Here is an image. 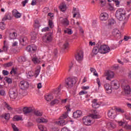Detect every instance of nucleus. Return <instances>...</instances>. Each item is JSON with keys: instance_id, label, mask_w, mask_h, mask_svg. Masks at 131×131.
Here are the masks:
<instances>
[{"instance_id": "393cba45", "label": "nucleus", "mask_w": 131, "mask_h": 131, "mask_svg": "<svg viewBox=\"0 0 131 131\" xmlns=\"http://www.w3.org/2000/svg\"><path fill=\"white\" fill-rule=\"evenodd\" d=\"M106 9L108 10V11H114V5L111 3L107 4Z\"/></svg>"}, {"instance_id": "f257e3e1", "label": "nucleus", "mask_w": 131, "mask_h": 131, "mask_svg": "<svg viewBox=\"0 0 131 131\" xmlns=\"http://www.w3.org/2000/svg\"><path fill=\"white\" fill-rule=\"evenodd\" d=\"M100 117L101 116L99 115V113L95 111L94 113L92 114L90 116H85L83 118V123L86 126H91V125L94 124L92 119H99Z\"/></svg>"}, {"instance_id": "f03ea898", "label": "nucleus", "mask_w": 131, "mask_h": 131, "mask_svg": "<svg viewBox=\"0 0 131 131\" xmlns=\"http://www.w3.org/2000/svg\"><path fill=\"white\" fill-rule=\"evenodd\" d=\"M66 107L67 112L59 117L60 120L56 122V123H57L58 125H60V126H64V125H66V124H67V122H66L64 119H66V118L68 117V113L71 111V110L70 109V105H67Z\"/></svg>"}, {"instance_id": "c9c22d12", "label": "nucleus", "mask_w": 131, "mask_h": 131, "mask_svg": "<svg viewBox=\"0 0 131 131\" xmlns=\"http://www.w3.org/2000/svg\"><path fill=\"white\" fill-rule=\"evenodd\" d=\"M34 114H35L36 116H42V113L39 111H34Z\"/></svg>"}, {"instance_id": "58836bf2", "label": "nucleus", "mask_w": 131, "mask_h": 131, "mask_svg": "<svg viewBox=\"0 0 131 131\" xmlns=\"http://www.w3.org/2000/svg\"><path fill=\"white\" fill-rule=\"evenodd\" d=\"M38 127L39 129H40V130L47 131V128L42 125H39L38 126Z\"/></svg>"}, {"instance_id": "f8f14e48", "label": "nucleus", "mask_w": 131, "mask_h": 131, "mask_svg": "<svg viewBox=\"0 0 131 131\" xmlns=\"http://www.w3.org/2000/svg\"><path fill=\"white\" fill-rule=\"evenodd\" d=\"M104 89L106 91V93L107 94H111L112 93V85L109 83H106L104 85Z\"/></svg>"}, {"instance_id": "bf43d9fd", "label": "nucleus", "mask_w": 131, "mask_h": 131, "mask_svg": "<svg viewBox=\"0 0 131 131\" xmlns=\"http://www.w3.org/2000/svg\"><path fill=\"white\" fill-rule=\"evenodd\" d=\"M61 89V86H59L57 89H56L55 91V94H57V95H59V93H60V91H61L60 90Z\"/></svg>"}, {"instance_id": "a211bd4d", "label": "nucleus", "mask_w": 131, "mask_h": 131, "mask_svg": "<svg viewBox=\"0 0 131 131\" xmlns=\"http://www.w3.org/2000/svg\"><path fill=\"white\" fill-rule=\"evenodd\" d=\"M18 36V34L16 32H11L9 33L10 39H16Z\"/></svg>"}, {"instance_id": "8fccbe9b", "label": "nucleus", "mask_w": 131, "mask_h": 131, "mask_svg": "<svg viewBox=\"0 0 131 131\" xmlns=\"http://www.w3.org/2000/svg\"><path fill=\"white\" fill-rule=\"evenodd\" d=\"M59 103V100L58 99H55L53 101L51 102V105H55L56 104H58Z\"/></svg>"}, {"instance_id": "de8ad7c7", "label": "nucleus", "mask_w": 131, "mask_h": 131, "mask_svg": "<svg viewBox=\"0 0 131 131\" xmlns=\"http://www.w3.org/2000/svg\"><path fill=\"white\" fill-rule=\"evenodd\" d=\"M26 50L28 52H33V50H32V45L28 46L26 48Z\"/></svg>"}, {"instance_id": "2eb2a0df", "label": "nucleus", "mask_w": 131, "mask_h": 131, "mask_svg": "<svg viewBox=\"0 0 131 131\" xmlns=\"http://www.w3.org/2000/svg\"><path fill=\"white\" fill-rule=\"evenodd\" d=\"M12 15L16 18V19H19V18H21V13L20 12H18V10L16 9H13L12 11Z\"/></svg>"}, {"instance_id": "49530a36", "label": "nucleus", "mask_w": 131, "mask_h": 131, "mask_svg": "<svg viewBox=\"0 0 131 131\" xmlns=\"http://www.w3.org/2000/svg\"><path fill=\"white\" fill-rule=\"evenodd\" d=\"M101 7H104L106 5V0H99Z\"/></svg>"}, {"instance_id": "603ef678", "label": "nucleus", "mask_w": 131, "mask_h": 131, "mask_svg": "<svg viewBox=\"0 0 131 131\" xmlns=\"http://www.w3.org/2000/svg\"><path fill=\"white\" fill-rule=\"evenodd\" d=\"M12 65H13V63L12 62H8L7 63H5L4 64V67H11V66H12Z\"/></svg>"}, {"instance_id": "a18cd8bd", "label": "nucleus", "mask_w": 131, "mask_h": 131, "mask_svg": "<svg viewBox=\"0 0 131 131\" xmlns=\"http://www.w3.org/2000/svg\"><path fill=\"white\" fill-rule=\"evenodd\" d=\"M119 32V30L117 29H115L113 30L112 33L114 36L117 34Z\"/></svg>"}, {"instance_id": "0e129e2a", "label": "nucleus", "mask_w": 131, "mask_h": 131, "mask_svg": "<svg viewBox=\"0 0 131 131\" xmlns=\"http://www.w3.org/2000/svg\"><path fill=\"white\" fill-rule=\"evenodd\" d=\"M63 48L64 49H68L69 48V43L68 42H66L64 45H63Z\"/></svg>"}, {"instance_id": "69168bd1", "label": "nucleus", "mask_w": 131, "mask_h": 131, "mask_svg": "<svg viewBox=\"0 0 131 131\" xmlns=\"http://www.w3.org/2000/svg\"><path fill=\"white\" fill-rule=\"evenodd\" d=\"M124 127L126 129H131V125H125Z\"/></svg>"}, {"instance_id": "5701e85b", "label": "nucleus", "mask_w": 131, "mask_h": 131, "mask_svg": "<svg viewBox=\"0 0 131 131\" xmlns=\"http://www.w3.org/2000/svg\"><path fill=\"white\" fill-rule=\"evenodd\" d=\"M1 118L2 119H6V120H9L10 119V114L5 113L1 116Z\"/></svg>"}, {"instance_id": "412c9836", "label": "nucleus", "mask_w": 131, "mask_h": 131, "mask_svg": "<svg viewBox=\"0 0 131 131\" xmlns=\"http://www.w3.org/2000/svg\"><path fill=\"white\" fill-rule=\"evenodd\" d=\"M123 89L126 95H129L130 94V87L129 85H125L123 87Z\"/></svg>"}, {"instance_id": "2f4dec72", "label": "nucleus", "mask_w": 131, "mask_h": 131, "mask_svg": "<svg viewBox=\"0 0 131 131\" xmlns=\"http://www.w3.org/2000/svg\"><path fill=\"white\" fill-rule=\"evenodd\" d=\"M45 99L46 100V101H51V100L54 99V97L53 96V95H51V94H47L45 96Z\"/></svg>"}, {"instance_id": "a19ab883", "label": "nucleus", "mask_w": 131, "mask_h": 131, "mask_svg": "<svg viewBox=\"0 0 131 131\" xmlns=\"http://www.w3.org/2000/svg\"><path fill=\"white\" fill-rule=\"evenodd\" d=\"M114 23H115V20L113 19H109L108 23V26H112Z\"/></svg>"}, {"instance_id": "37998d69", "label": "nucleus", "mask_w": 131, "mask_h": 131, "mask_svg": "<svg viewBox=\"0 0 131 131\" xmlns=\"http://www.w3.org/2000/svg\"><path fill=\"white\" fill-rule=\"evenodd\" d=\"M0 28L2 30H5V28H6V25H5V23L4 22L0 23Z\"/></svg>"}, {"instance_id": "b1692460", "label": "nucleus", "mask_w": 131, "mask_h": 131, "mask_svg": "<svg viewBox=\"0 0 131 131\" xmlns=\"http://www.w3.org/2000/svg\"><path fill=\"white\" fill-rule=\"evenodd\" d=\"M36 121L38 123H45L48 122V120L43 118H38L36 119Z\"/></svg>"}, {"instance_id": "bb28decb", "label": "nucleus", "mask_w": 131, "mask_h": 131, "mask_svg": "<svg viewBox=\"0 0 131 131\" xmlns=\"http://www.w3.org/2000/svg\"><path fill=\"white\" fill-rule=\"evenodd\" d=\"M9 43V42H8L6 40H4V47H3V51L4 52H7V51H8V48H9L8 46L9 45L8 44Z\"/></svg>"}, {"instance_id": "aec40b11", "label": "nucleus", "mask_w": 131, "mask_h": 131, "mask_svg": "<svg viewBox=\"0 0 131 131\" xmlns=\"http://www.w3.org/2000/svg\"><path fill=\"white\" fill-rule=\"evenodd\" d=\"M23 112L24 114H28V113H30L32 112V108L28 107H25L23 108Z\"/></svg>"}, {"instance_id": "39448f33", "label": "nucleus", "mask_w": 131, "mask_h": 131, "mask_svg": "<svg viewBox=\"0 0 131 131\" xmlns=\"http://www.w3.org/2000/svg\"><path fill=\"white\" fill-rule=\"evenodd\" d=\"M110 47L106 45H101L99 46V53L100 54H107L110 52Z\"/></svg>"}, {"instance_id": "13d9d810", "label": "nucleus", "mask_w": 131, "mask_h": 131, "mask_svg": "<svg viewBox=\"0 0 131 131\" xmlns=\"http://www.w3.org/2000/svg\"><path fill=\"white\" fill-rule=\"evenodd\" d=\"M31 46H32V49L33 52H35V51L37 50V47H36V46L34 45H32Z\"/></svg>"}, {"instance_id": "4d7b16f0", "label": "nucleus", "mask_w": 131, "mask_h": 131, "mask_svg": "<svg viewBox=\"0 0 131 131\" xmlns=\"http://www.w3.org/2000/svg\"><path fill=\"white\" fill-rule=\"evenodd\" d=\"M113 2H115V5L116 7H119V5H120V2L118 0H113Z\"/></svg>"}, {"instance_id": "dca6fc26", "label": "nucleus", "mask_w": 131, "mask_h": 131, "mask_svg": "<svg viewBox=\"0 0 131 131\" xmlns=\"http://www.w3.org/2000/svg\"><path fill=\"white\" fill-rule=\"evenodd\" d=\"M60 23L62 26L67 27L69 25V20H68V18H62V19L60 20Z\"/></svg>"}, {"instance_id": "423d86ee", "label": "nucleus", "mask_w": 131, "mask_h": 131, "mask_svg": "<svg viewBox=\"0 0 131 131\" xmlns=\"http://www.w3.org/2000/svg\"><path fill=\"white\" fill-rule=\"evenodd\" d=\"M19 43H20L21 46L27 45V43H28V38L24 35L20 36L19 38Z\"/></svg>"}, {"instance_id": "f3484780", "label": "nucleus", "mask_w": 131, "mask_h": 131, "mask_svg": "<svg viewBox=\"0 0 131 131\" xmlns=\"http://www.w3.org/2000/svg\"><path fill=\"white\" fill-rule=\"evenodd\" d=\"M81 115H82V112H81V111L79 110L76 111L75 112H74L73 114V117H74V118H78L80 117Z\"/></svg>"}, {"instance_id": "c03bdc74", "label": "nucleus", "mask_w": 131, "mask_h": 131, "mask_svg": "<svg viewBox=\"0 0 131 131\" xmlns=\"http://www.w3.org/2000/svg\"><path fill=\"white\" fill-rule=\"evenodd\" d=\"M114 36L117 39H119L121 38V33H120V32H119L118 33L115 35Z\"/></svg>"}, {"instance_id": "3c124183", "label": "nucleus", "mask_w": 131, "mask_h": 131, "mask_svg": "<svg viewBox=\"0 0 131 131\" xmlns=\"http://www.w3.org/2000/svg\"><path fill=\"white\" fill-rule=\"evenodd\" d=\"M4 106L5 108H7L8 110H12V107H11L10 105L8 104V103H7L6 102L4 103Z\"/></svg>"}, {"instance_id": "473e14b6", "label": "nucleus", "mask_w": 131, "mask_h": 131, "mask_svg": "<svg viewBox=\"0 0 131 131\" xmlns=\"http://www.w3.org/2000/svg\"><path fill=\"white\" fill-rule=\"evenodd\" d=\"M40 61H41L40 58H38L37 57H34L32 59V61L34 64H38L40 63Z\"/></svg>"}, {"instance_id": "4be33fe9", "label": "nucleus", "mask_w": 131, "mask_h": 131, "mask_svg": "<svg viewBox=\"0 0 131 131\" xmlns=\"http://www.w3.org/2000/svg\"><path fill=\"white\" fill-rule=\"evenodd\" d=\"M92 107L93 108H94L95 109H97V108H99L100 107V104L98 103L96 99H94L92 101Z\"/></svg>"}, {"instance_id": "e2e57ef3", "label": "nucleus", "mask_w": 131, "mask_h": 131, "mask_svg": "<svg viewBox=\"0 0 131 131\" xmlns=\"http://www.w3.org/2000/svg\"><path fill=\"white\" fill-rule=\"evenodd\" d=\"M36 39V34H34L31 36V40H35Z\"/></svg>"}, {"instance_id": "c85d7f7f", "label": "nucleus", "mask_w": 131, "mask_h": 131, "mask_svg": "<svg viewBox=\"0 0 131 131\" xmlns=\"http://www.w3.org/2000/svg\"><path fill=\"white\" fill-rule=\"evenodd\" d=\"M59 8L60 9L62 12H65L67 9L66 4H65V3H62L59 6Z\"/></svg>"}, {"instance_id": "680f3d73", "label": "nucleus", "mask_w": 131, "mask_h": 131, "mask_svg": "<svg viewBox=\"0 0 131 131\" xmlns=\"http://www.w3.org/2000/svg\"><path fill=\"white\" fill-rule=\"evenodd\" d=\"M64 33H68V34H72L73 32L71 29L68 30H64Z\"/></svg>"}, {"instance_id": "f704fd0d", "label": "nucleus", "mask_w": 131, "mask_h": 131, "mask_svg": "<svg viewBox=\"0 0 131 131\" xmlns=\"http://www.w3.org/2000/svg\"><path fill=\"white\" fill-rule=\"evenodd\" d=\"M13 120L14 121H19V120H23V119H22V117L16 115L13 117Z\"/></svg>"}, {"instance_id": "338daca9", "label": "nucleus", "mask_w": 131, "mask_h": 131, "mask_svg": "<svg viewBox=\"0 0 131 131\" xmlns=\"http://www.w3.org/2000/svg\"><path fill=\"white\" fill-rule=\"evenodd\" d=\"M3 74H4V75H9V72H8V71L3 70Z\"/></svg>"}, {"instance_id": "0eeeda50", "label": "nucleus", "mask_w": 131, "mask_h": 131, "mask_svg": "<svg viewBox=\"0 0 131 131\" xmlns=\"http://www.w3.org/2000/svg\"><path fill=\"white\" fill-rule=\"evenodd\" d=\"M43 40L45 41V42H50L53 40V37H52V33H49L45 34V35L43 37Z\"/></svg>"}, {"instance_id": "4c0bfd02", "label": "nucleus", "mask_w": 131, "mask_h": 131, "mask_svg": "<svg viewBox=\"0 0 131 131\" xmlns=\"http://www.w3.org/2000/svg\"><path fill=\"white\" fill-rule=\"evenodd\" d=\"M33 76V72L29 71L28 73H27V78H31Z\"/></svg>"}, {"instance_id": "052dcab7", "label": "nucleus", "mask_w": 131, "mask_h": 131, "mask_svg": "<svg viewBox=\"0 0 131 131\" xmlns=\"http://www.w3.org/2000/svg\"><path fill=\"white\" fill-rule=\"evenodd\" d=\"M9 17H10L8 15H5L4 17L3 18V21H6V20H9Z\"/></svg>"}, {"instance_id": "c756f323", "label": "nucleus", "mask_w": 131, "mask_h": 131, "mask_svg": "<svg viewBox=\"0 0 131 131\" xmlns=\"http://www.w3.org/2000/svg\"><path fill=\"white\" fill-rule=\"evenodd\" d=\"M17 61L19 63L25 62L26 61V57H25V56H20L19 57H18Z\"/></svg>"}, {"instance_id": "79ce46f5", "label": "nucleus", "mask_w": 131, "mask_h": 131, "mask_svg": "<svg viewBox=\"0 0 131 131\" xmlns=\"http://www.w3.org/2000/svg\"><path fill=\"white\" fill-rule=\"evenodd\" d=\"M41 69V67H37L36 70L35 72V74L38 76L39 75V72H40V69Z\"/></svg>"}, {"instance_id": "864d4df0", "label": "nucleus", "mask_w": 131, "mask_h": 131, "mask_svg": "<svg viewBox=\"0 0 131 131\" xmlns=\"http://www.w3.org/2000/svg\"><path fill=\"white\" fill-rule=\"evenodd\" d=\"M12 127L14 131H19V129H18V128H17V126H16V125H15V124H12Z\"/></svg>"}, {"instance_id": "a878e982", "label": "nucleus", "mask_w": 131, "mask_h": 131, "mask_svg": "<svg viewBox=\"0 0 131 131\" xmlns=\"http://www.w3.org/2000/svg\"><path fill=\"white\" fill-rule=\"evenodd\" d=\"M73 11V13H74L73 18H75L76 16H78L79 15V10L78 9L74 8Z\"/></svg>"}, {"instance_id": "72a5a7b5", "label": "nucleus", "mask_w": 131, "mask_h": 131, "mask_svg": "<svg viewBox=\"0 0 131 131\" xmlns=\"http://www.w3.org/2000/svg\"><path fill=\"white\" fill-rule=\"evenodd\" d=\"M96 82L98 84V89H95V91L97 92V93H99V90H100V88H101V82L100 81V79H99V78H97Z\"/></svg>"}, {"instance_id": "09e8293b", "label": "nucleus", "mask_w": 131, "mask_h": 131, "mask_svg": "<svg viewBox=\"0 0 131 131\" xmlns=\"http://www.w3.org/2000/svg\"><path fill=\"white\" fill-rule=\"evenodd\" d=\"M42 32H47V31H50V27H47L43 28L41 30Z\"/></svg>"}, {"instance_id": "ea45409f", "label": "nucleus", "mask_w": 131, "mask_h": 131, "mask_svg": "<svg viewBox=\"0 0 131 131\" xmlns=\"http://www.w3.org/2000/svg\"><path fill=\"white\" fill-rule=\"evenodd\" d=\"M48 24L50 28H54V22H53L52 20L49 19L48 21Z\"/></svg>"}, {"instance_id": "20e7f679", "label": "nucleus", "mask_w": 131, "mask_h": 131, "mask_svg": "<svg viewBox=\"0 0 131 131\" xmlns=\"http://www.w3.org/2000/svg\"><path fill=\"white\" fill-rule=\"evenodd\" d=\"M77 78L74 77V78H68L66 80V86L68 89H70L71 88H72L73 85L77 82Z\"/></svg>"}, {"instance_id": "774afa93", "label": "nucleus", "mask_w": 131, "mask_h": 131, "mask_svg": "<svg viewBox=\"0 0 131 131\" xmlns=\"http://www.w3.org/2000/svg\"><path fill=\"white\" fill-rule=\"evenodd\" d=\"M61 131H70L69 129L66 127H64L61 129Z\"/></svg>"}, {"instance_id": "6e6d98bb", "label": "nucleus", "mask_w": 131, "mask_h": 131, "mask_svg": "<svg viewBox=\"0 0 131 131\" xmlns=\"http://www.w3.org/2000/svg\"><path fill=\"white\" fill-rule=\"evenodd\" d=\"M88 94V92L84 91H81L79 93V95L80 96H82V95H86Z\"/></svg>"}, {"instance_id": "6e6552de", "label": "nucleus", "mask_w": 131, "mask_h": 131, "mask_svg": "<svg viewBox=\"0 0 131 131\" xmlns=\"http://www.w3.org/2000/svg\"><path fill=\"white\" fill-rule=\"evenodd\" d=\"M75 58L78 62H80L83 59V52H82V51H79L78 52L75 56Z\"/></svg>"}, {"instance_id": "ddd939ff", "label": "nucleus", "mask_w": 131, "mask_h": 131, "mask_svg": "<svg viewBox=\"0 0 131 131\" xmlns=\"http://www.w3.org/2000/svg\"><path fill=\"white\" fill-rule=\"evenodd\" d=\"M107 115L110 118H115L116 117V111L115 110H110L107 113Z\"/></svg>"}, {"instance_id": "9d476101", "label": "nucleus", "mask_w": 131, "mask_h": 131, "mask_svg": "<svg viewBox=\"0 0 131 131\" xmlns=\"http://www.w3.org/2000/svg\"><path fill=\"white\" fill-rule=\"evenodd\" d=\"M111 84L113 90H118L119 89V82L116 80L112 81Z\"/></svg>"}, {"instance_id": "e433bc0d", "label": "nucleus", "mask_w": 131, "mask_h": 131, "mask_svg": "<svg viewBox=\"0 0 131 131\" xmlns=\"http://www.w3.org/2000/svg\"><path fill=\"white\" fill-rule=\"evenodd\" d=\"M116 112L117 113H124L125 111L121 108H118L116 109Z\"/></svg>"}, {"instance_id": "4468645a", "label": "nucleus", "mask_w": 131, "mask_h": 131, "mask_svg": "<svg viewBox=\"0 0 131 131\" xmlns=\"http://www.w3.org/2000/svg\"><path fill=\"white\" fill-rule=\"evenodd\" d=\"M109 17V15L107 13L103 12L100 14V19L101 21H106L108 20V18Z\"/></svg>"}, {"instance_id": "6ab92c4d", "label": "nucleus", "mask_w": 131, "mask_h": 131, "mask_svg": "<svg viewBox=\"0 0 131 131\" xmlns=\"http://www.w3.org/2000/svg\"><path fill=\"white\" fill-rule=\"evenodd\" d=\"M17 96H18V94L15 92V91H11L10 92L9 96L10 99H12V100H15V99L17 98Z\"/></svg>"}, {"instance_id": "9b49d317", "label": "nucleus", "mask_w": 131, "mask_h": 131, "mask_svg": "<svg viewBox=\"0 0 131 131\" xmlns=\"http://www.w3.org/2000/svg\"><path fill=\"white\" fill-rule=\"evenodd\" d=\"M114 72L112 71H108L106 72L105 76H106V80H111L112 78L114 77Z\"/></svg>"}, {"instance_id": "5fc2aeb1", "label": "nucleus", "mask_w": 131, "mask_h": 131, "mask_svg": "<svg viewBox=\"0 0 131 131\" xmlns=\"http://www.w3.org/2000/svg\"><path fill=\"white\" fill-rule=\"evenodd\" d=\"M6 92L3 89H0V96H5Z\"/></svg>"}, {"instance_id": "7ed1b4c3", "label": "nucleus", "mask_w": 131, "mask_h": 131, "mask_svg": "<svg viewBox=\"0 0 131 131\" xmlns=\"http://www.w3.org/2000/svg\"><path fill=\"white\" fill-rule=\"evenodd\" d=\"M130 14H129L128 16H126V12L125 10L122 8L118 9L116 12V17L119 21H122V20H128Z\"/></svg>"}, {"instance_id": "1a4fd4ad", "label": "nucleus", "mask_w": 131, "mask_h": 131, "mask_svg": "<svg viewBox=\"0 0 131 131\" xmlns=\"http://www.w3.org/2000/svg\"><path fill=\"white\" fill-rule=\"evenodd\" d=\"M19 86L21 90H26L29 88V83L27 81H21L20 82Z\"/></svg>"}, {"instance_id": "7c9ffc66", "label": "nucleus", "mask_w": 131, "mask_h": 131, "mask_svg": "<svg viewBox=\"0 0 131 131\" xmlns=\"http://www.w3.org/2000/svg\"><path fill=\"white\" fill-rule=\"evenodd\" d=\"M33 26L35 28H39L40 24L37 19L35 20Z\"/></svg>"}, {"instance_id": "cd10ccee", "label": "nucleus", "mask_w": 131, "mask_h": 131, "mask_svg": "<svg viewBox=\"0 0 131 131\" xmlns=\"http://www.w3.org/2000/svg\"><path fill=\"white\" fill-rule=\"evenodd\" d=\"M93 54L94 55H97L98 53H100V47H95L93 48V50L92 51Z\"/></svg>"}]
</instances>
